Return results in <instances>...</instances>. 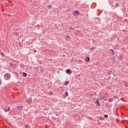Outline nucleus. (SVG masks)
<instances>
[{"label": "nucleus", "instance_id": "nucleus-1", "mask_svg": "<svg viewBox=\"0 0 128 128\" xmlns=\"http://www.w3.org/2000/svg\"><path fill=\"white\" fill-rule=\"evenodd\" d=\"M4 78L5 80H10V74L8 73H6L4 76Z\"/></svg>", "mask_w": 128, "mask_h": 128}, {"label": "nucleus", "instance_id": "nucleus-2", "mask_svg": "<svg viewBox=\"0 0 128 128\" xmlns=\"http://www.w3.org/2000/svg\"><path fill=\"white\" fill-rule=\"evenodd\" d=\"M66 72L68 74H72V71H70V69H67L66 70Z\"/></svg>", "mask_w": 128, "mask_h": 128}, {"label": "nucleus", "instance_id": "nucleus-3", "mask_svg": "<svg viewBox=\"0 0 128 128\" xmlns=\"http://www.w3.org/2000/svg\"><path fill=\"white\" fill-rule=\"evenodd\" d=\"M66 40H71L70 36H66Z\"/></svg>", "mask_w": 128, "mask_h": 128}, {"label": "nucleus", "instance_id": "nucleus-4", "mask_svg": "<svg viewBox=\"0 0 128 128\" xmlns=\"http://www.w3.org/2000/svg\"><path fill=\"white\" fill-rule=\"evenodd\" d=\"M74 16H78V11L76 10L74 12Z\"/></svg>", "mask_w": 128, "mask_h": 128}, {"label": "nucleus", "instance_id": "nucleus-5", "mask_svg": "<svg viewBox=\"0 0 128 128\" xmlns=\"http://www.w3.org/2000/svg\"><path fill=\"white\" fill-rule=\"evenodd\" d=\"M14 34L16 36H20V33H18V32H16L14 33Z\"/></svg>", "mask_w": 128, "mask_h": 128}, {"label": "nucleus", "instance_id": "nucleus-6", "mask_svg": "<svg viewBox=\"0 0 128 128\" xmlns=\"http://www.w3.org/2000/svg\"><path fill=\"white\" fill-rule=\"evenodd\" d=\"M90 57H86V62H90Z\"/></svg>", "mask_w": 128, "mask_h": 128}, {"label": "nucleus", "instance_id": "nucleus-7", "mask_svg": "<svg viewBox=\"0 0 128 128\" xmlns=\"http://www.w3.org/2000/svg\"><path fill=\"white\" fill-rule=\"evenodd\" d=\"M10 110V108L8 107V109L6 108H4V112H8V110Z\"/></svg>", "mask_w": 128, "mask_h": 128}, {"label": "nucleus", "instance_id": "nucleus-8", "mask_svg": "<svg viewBox=\"0 0 128 128\" xmlns=\"http://www.w3.org/2000/svg\"><path fill=\"white\" fill-rule=\"evenodd\" d=\"M22 76L24 78H26V76H28V74H26V72H23Z\"/></svg>", "mask_w": 128, "mask_h": 128}, {"label": "nucleus", "instance_id": "nucleus-9", "mask_svg": "<svg viewBox=\"0 0 128 128\" xmlns=\"http://www.w3.org/2000/svg\"><path fill=\"white\" fill-rule=\"evenodd\" d=\"M64 84L66 86H68V84H70V81H66Z\"/></svg>", "mask_w": 128, "mask_h": 128}, {"label": "nucleus", "instance_id": "nucleus-10", "mask_svg": "<svg viewBox=\"0 0 128 128\" xmlns=\"http://www.w3.org/2000/svg\"><path fill=\"white\" fill-rule=\"evenodd\" d=\"M96 104H98V106H100V102H98V100H96Z\"/></svg>", "mask_w": 128, "mask_h": 128}, {"label": "nucleus", "instance_id": "nucleus-11", "mask_svg": "<svg viewBox=\"0 0 128 128\" xmlns=\"http://www.w3.org/2000/svg\"><path fill=\"white\" fill-rule=\"evenodd\" d=\"M118 6H120V4L118 3H116V4H115V7L116 8H118Z\"/></svg>", "mask_w": 128, "mask_h": 128}, {"label": "nucleus", "instance_id": "nucleus-12", "mask_svg": "<svg viewBox=\"0 0 128 128\" xmlns=\"http://www.w3.org/2000/svg\"><path fill=\"white\" fill-rule=\"evenodd\" d=\"M104 118H108V114H104Z\"/></svg>", "mask_w": 128, "mask_h": 128}, {"label": "nucleus", "instance_id": "nucleus-13", "mask_svg": "<svg viewBox=\"0 0 128 128\" xmlns=\"http://www.w3.org/2000/svg\"><path fill=\"white\" fill-rule=\"evenodd\" d=\"M68 96V92H66V96Z\"/></svg>", "mask_w": 128, "mask_h": 128}, {"label": "nucleus", "instance_id": "nucleus-14", "mask_svg": "<svg viewBox=\"0 0 128 128\" xmlns=\"http://www.w3.org/2000/svg\"><path fill=\"white\" fill-rule=\"evenodd\" d=\"M48 8H52V6L50 5L48 6Z\"/></svg>", "mask_w": 128, "mask_h": 128}, {"label": "nucleus", "instance_id": "nucleus-15", "mask_svg": "<svg viewBox=\"0 0 128 128\" xmlns=\"http://www.w3.org/2000/svg\"><path fill=\"white\" fill-rule=\"evenodd\" d=\"M22 108V106H18V108H19V110H20Z\"/></svg>", "mask_w": 128, "mask_h": 128}, {"label": "nucleus", "instance_id": "nucleus-16", "mask_svg": "<svg viewBox=\"0 0 128 128\" xmlns=\"http://www.w3.org/2000/svg\"><path fill=\"white\" fill-rule=\"evenodd\" d=\"M22 108V106H18V108H19V110H20Z\"/></svg>", "mask_w": 128, "mask_h": 128}, {"label": "nucleus", "instance_id": "nucleus-17", "mask_svg": "<svg viewBox=\"0 0 128 128\" xmlns=\"http://www.w3.org/2000/svg\"><path fill=\"white\" fill-rule=\"evenodd\" d=\"M0 54L1 56H4V54L2 52H0Z\"/></svg>", "mask_w": 128, "mask_h": 128}, {"label": "nucleus", "instance_id": "nucleus-18", "mask_svg": "<svg viewBox=\"0 0 128 128\" xmlns=\"http://www.w3.org/2000/svg\"><path fill=\"white\" fill-rule=\"evenodd\" d=\"M2 84V80H0V86Z\"/></svg>", "mask_w": 128, "mask_h": 128}, {"label": "nucleus", "instance_id": "nucleus-19", "mask_svg": "<svg viewBox=\"0 0 128 128\" xmlns=\"http://www.w3.org/2000/svg\"><path fill=\"white\" fill-rule=\"evenodd\" d=\"M26 126V128H28V125H26V126Z\"/></svg>", "mask_w": 128, "mask_h": 128}, {"label": "nucleus", "instance_id": "nucleus-20", "mask_svg": "<svg viewBox=\"0 0 128 128\" xmlns=\"http://www.w3.org/2000/svg\"><path fill=\"white\" fill-rule=\"evenodd\" d=\"M70 30H74V28H72V27L70 28Z\"/></svg>", "mask_w": 128, "mask_h": 128}, {"label": "nucleus", "instance_id": "nucleus-21", "mask_svg": "<svg viewBox=\"0 0 128 128\" xmlns=\"http://www.w3.org/2000/svg\"><path fill=\"white\" fill-rule=\"evenodd\" d=\"M50 94H52V92H50Z\"/></svg>", "mask_w": 128, "mask_h": 128}, {"label": "nucleus", "instance_id": "nucleus-22", "mask_svg": "<svg viewBox=\"0 0 128 128\" xmlns=\"http://www.w3.org/2000/svg\"><path fill=\"white\" fill-rule=\"evenodd\" d=\"M34 52H36V50H34Z\"/></svg>", "mask_w": 128, "mask_h": 128}, {"label": "nucleus", "instance_id": "nucleus-23", "mask_svg": "<svg viewBox=\"0 0 128 128\" xmlns=\"http://www.w3.org/2000/svg\"><path fill=\"white\" fill-rule=\"evenodd\" d=\"M90 50H94V48H90Z\"/></svg>", "mask_w": 128, "mask_h": 128}, {"label": "nucleus", "instance_id": "nucleus-24", "mask_svg": "<svg viewBox=\"0 0 128 128\" xmlns=\"http://www.w3.org/2000/svg\"><path fill=\"white\" fill-rule=\"evenodd\" d=\"M112 53H113V54H114V51H112Z\"/></svg>", "mask_w": 128, "mask_h": 128}, {"label": "nucleus", "instance_id": "nucleus-25", "mask_svg": "<svg viewBox=\"0 0 128 128\" xmlns=\"http://www.w3.org/2000/svg\"><path fill=\"white\" fill-rule=\"evenodd\" d=\"M125 86H127V87L128 86V85L125 84Z\"/></svg>", "mask_w": 128, "mask_h": 128}, {"label": "nucleus", "instance_id": "nucleus-26", "mask_svg": "<svg viewBox=\"0 0 128 128\" xmlns=\"http://www.w3.org/2000/svg\"><path fill=\"white\" fill-rule=\"evenodd\" d=\"M78 76H80V75H78Z\"/></svg>", "mask_w": 128, "mask_h": 128}]
</instances>
